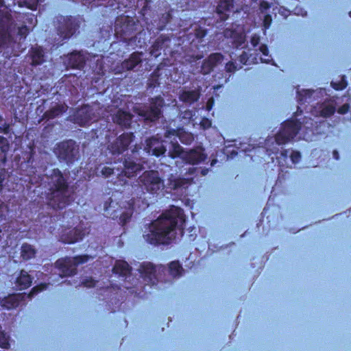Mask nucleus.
Masks as SVG:
<instances>
[{
  "instance_id": "1",
  "label": "nucleus",
  "mask_w": 351,
  "mask_h": 351,
  "mask_svg": "<svg viewBox=\"0 0 351 351\" xmlns=\"http://www.w3.org/2000/svg\"><path fill=\"white\" fill-rule=\"evenodd\" d=\"M186 216L182 208L171 206L149 223L145 226L143 237L145 241L154 246L166 245L171 243L172 232L178 229L181 234L185 229Z\"/></svg>"
},
{
  "instance_id": "2",
  "label": "nucleus",
  "mask_w": 351,
  "mask_h": 351,
  "mask_svg": "<svg viewBox=\"0 0 351 351\" xmlns=\"http://www.w3.org/2000/svg\"><path fill=\"white\" fill-rule=\"evenodd\" d=\"M45 193V203L53 210H61L75 199L77 186L69 184L71 177H56Z\"/></svg>"
},
{
  "instance_id": "3",
  "label": "nucleus",
  "mask_w": 351,
  "mask_h": 351,
  "mask_svg": "<svg viewBox=\"0 0 351 351\" xmlns=\"http://www.w3.org/2000/svg\"><path fill=\"white\" fill-rule=\"evenodd\" d=\"M313 121L310 118H305L303 122L287 121L282 125L276 136V141L278 145L284 144L293 138L299 132L308 130L313 132Z\"/></svg>"
},
{
  "instance_id": "4",
  "label": "nucleus",
  "mask_w": 351,
  "mask_h": 351,
  "mask_svg": "<svg viewBox=\"0 0 351 351\" xmlns=\"http://www.w3.org/2000/svg\"><path fill=\"white\" fill-rule=\"evenodd\" d=\"M105 116L106 111L101 110L98 104L93 106H84L75 112L72 120L81 126H86Z\"/></svg>"
},
{
  "instance_id": "5",
  "label": "nucleus",
  "mask_w": 351,
  "mask_h": 351,
  "mask_svg": "<svg viewBox=\"0 0 351 351\" xmlns=\"http://www.w3.org/2000/svg\"><path fill=\"white\" fill-rule=\"evenodd\" d=\"M55 153L60 162L71 164L79 158V146L73 140L63 141L58 144Z\"/></svg>"
},
{
  "instance_id": "6",
  "label": "nucleus",
  "mask_w": 351,
  "mask_h": 351,
  "mask_svg": "<svg viewBox=\"0 0 351 351\" xmlns=\"http://www.w3.org/2000/svg\"><path fill=\"white\" fill-rule=\"evenodd\" d=\"M80 27L79 19L72 16H58L56 19V28L58 35L63 40L71 37Z\"/></svg>"
},
{
  "instance_id": "7",
  "label": "nucleus",
  "mask_w": 351,
  "mask_h": 351,
  "mask_svg": "<svg viewBox=\"0 0 351 351\" xmlns=\"http://www.w3.org/2000/svg\"><path fill=\"white\" fill-rule=\"evenodd\" d=\"M163 104V99L161 97H156L152 99V101L149 106L136 108L135 112L145 120L153 122L160 118L162 115L161 108Z\"/></svg>"
},
{
  "instance_id": "8",
  "label": "nucleus",
  "mask_w": 351,
  "mask_h": 351,
  "mask_svg": "<svg viewBox=\"0 0 351 351\" xmlns=\"http://www.w3.org/2000/svg\"><path fill=\"white\" fill-rule=\"evenodd\" d=\"M169 141L157 136H152L145 141L143 150L148 154L160 156L167 151Z\"/></svg>"
},
{
  "instance_id": "9",
  "label": "nucleus",
  "mask_w": 351,
  "mask_h": 351,
  "mask_svg": "<svg viewBox=\"0 0 351 351\" xmlns=\"http://www.w3.org/2000/svg\"><path fill=\"white\" fill-rule=\"evenodd\" d=\"M136 26L134 21L132 18L121 16L115 21L114 32L123 38L127 39L136 31Z\"/></svg>"
},
{
  "instance_id": "10",
  "label": "nucleus",
  "mask_w": 351,
  "mask_h": 351,
  "mask_svg": "<svg viewBox=\"0 0 351 351\" xmlns=\"http://www.w3.org/2000/svg\"><path fill=\"white\" fill-rule=\"evenodd\" d=\"M14 29L15 25L10 14L0 16V46L7 43Z\"/></svg>"
},
{
  "instance_id": "11",
  "label": "nucleus",
  "mask_w": 351,
  "mask_h": 351,
  "mask_svg": "<svg viewBox=\"0 0 351 351\" xmlns=\"http://www.w3.org/2000/svg\"><path fill=\"white\" fill-rule=\"evenodd\" d=\"M138 271L145 282V285L152 287L157 285L156 267L153 263L150 262L143 263L138 269Z\"/></svg>"
},
{
  "instance_id": "12",
  "label": "nucleus",
  "mask_w": 351,
  "mask_h": 351,
  "mask_svg": "<svg viewBox=\"0 0 351 351\" xmlns=\"http://www.w3.org/2000/svg\"><path fill=\"white\" fill-rule=\"evenodd\" d=\"M132 134H123L117 138L112 144L108 146V149L112 154H121L129 146L132 141Z\"/></svg>"
},
{
  "instance_id": "13",
  "label": "nucleus",
  "mask_w": 351,
  "mask_h": 351,
  "mask_svg": "<svg viewBox=\"0 0 351 351\" xmlns=\"http://www.w3.org/2000/svg\"><path fill=\"white\" fill-rule=\"evenodd\" d=\"M71 261V257L59 258L56 261V267L61 272V277L72 276L77 274V269L75 268Z\"/></svg>"
},
{
  "instance_id": "14",
  "label": "nucleus",
  "mask_w": 351,
  "mask_h": 351,
  "mask_svg": "<svg viewBox=\"0 0 351 351\" xmlns=\"http://www.w3.org/2000/svg\"><path fill=\"white\" fill-rule=\"evenodd\" d=\"M84 237V230L75 227L73 229H64L62 232L60 239L64 243L71 244L82 240Z\"/></svg>"
},
{
  "instance_id": "15",
  "label": "nucleus",
  "mask_w": 351,
  "mask_h": 351,
  "mask_svg": "<svg viewBox=\"0 0 351 351\" xmlns=\"http://www.w3.org/2000/svg\"><path fill=\"white\" fill-rule=\"evenodd\" d=\"M162 177H138L145 185L146 191L151 194H158L163 184Z\"/></svg>"
},
{
  "instance_id": "16",
  "label": "nucleus",
  "mask_w": 351,
  "mask_h": 351,
  "mask_svg": "<svg viewBox=\"0 0 351 351\" xmlns=\"http://www.w3.org/2000/svg\"><path fill=\"white\" fill-rule=\"evenodd\" d=\"M33 280L27 271L21 269L14 280L15 287L17 290H25L32 286Z\"/></svg>"
},
{
  "instance_id": "17",
  "label": "nucleus",
  "mask_w": 351,
  "mask_h": 351,
  "mask_svg": "<svg viewBox=\"0 0 351 351\" xmlns=\"http://www.w3.org/2000/svg\"><path fill=\"white\" fill-rule=\"evenodd\" d=\"M223 56L219 53L210 54L204 61L201 68V73L204 75L209 73L215 66L223 61Z\"/></svg>"
},
{
  "instance_id": "18",
  "label": "nucleus",
  "mask_w": 351,
  "mask_h": 351,
  "mask_svg": "<svg viewBox=\"0 0 351 351\" xmlns=\"http://www.w3.org/2000/svg\"><path fill=\"white\" fill-rule=\"evenodd\" d=\"M335 107L330 104H317L311 110L312 114L315 117H328L334 114Z\"/></svg>"
},
{
  "instance_id": "19",
  "label": "nucleus",
  "mask_w": 351,
  "mask_h": 351,
  "mask_svg": "<svg viewBox=\"0 0 351 351\" xmlns=\"http://www.w3.org/2000/svg\"><path fill=\"white\" fill-rule=\"evenodd\" d=\"M131 271L132 267L125 261L123 260L116 261L112 267V272L114 274L125 278L130 276Z\"/></svg>"
},
{
  "instance_id": "20",
  "label": "nucleus",
  "mask_w": 351,
  "mask_h": 351,
  "mask_svg": "<svg viewBox=\"0 0 351 351\" xmlns=\"http://www.w3.org/2000/svg\"><path fill=\"white\" fill-rule=\"evenodd\" d=\"M86 60L83 52H73L68 56L67 64L71 68L81 69Z\"/></svg>"
},
{
  "instance_id": "21",
  "label": "nucleus",
  "mask_w": 351,
  "mask_h": 351,
  "mask_svg": "<svg viewBox=\"0 0 351 351\" xmlns=\"http://www.w3.org/2000/svg\"><path fill=\"white\" fill-rule=\"evenodd\" d=\"M323 92L322 90H303L302 91L298 92V98L299 102L302 104H304L306 102L310 103L314 99H316L318 97V95L322 94Z\"/></svg>"
},
{
  "instance_id": "22",
  "label": "nucleus",
  "mask_w": 351,
  "mask_h": 351,
  "mask_svg": "<svg viewBox=\"0 0 351 351\" xmlns=\"http://www.w3.org/2000/svg\"><path fill=\"white\" fill-rule=\"evenodd\" d=\"M171 178L172 177H169ZM175 179H170V184L172 185L171 188L173 190L185 189L188 188L189 185L193 182L195 177H174Z\"/></svg>"
},
{
  "instance_id": "23",
  "label": "nucleus",
  "mask_w": 351,
  "mask_h": 351,
  "mask_svg": "<svg viewBox=\"0 0 351 351\" xmlns=\"http://www.w3.org/2000/svg\"><path fill=\"white\" fill-rule=\"evenodd\" d=\"M21 300L19 294H10L1 300V304L3 308L10 310L19 306Z\"/></svg>"
},
{
  "instance_id": "24",
  "label": "nucleus",
  "mask_w": 351,
  "mask_h": 351,
  "mask_svg": "<svg viewBox=\"0 0 351 351\" xmlns=\"http://www.w3.org/2000/svg\"><path fill=\"white\" fill-rule=\"evenodd\" d=\"M136 204V200L134 197L130 199V201H128V210L122 213L119 217V223L122 226H125L127 223L129 222L130 220L131 219L134 210H135Z\"/></svg>"
},
{
  "instance_id": "25",
  "label": "nucleus",
  "mask_w": 351,
  "mask_h": 351,
  "mask_svg": "<svg viewBox=\"0 0 351 351\" xmlns=\"http://www.w3.org/2000/svg\"><path fill=\"white\" fill-rule=\"evenodd\" d=\"M183 158L189 163L195 164L204 160L205 159V154L202 148H197L190 150L183 156Z\"/></svg>"
},
{
  "instance_id": "26",
  "label": "nucleus",
  "mask_w": 351,
  "mask_h": 351,
  "mask_svg": "<svg viewBox=\"0 0 351 351\" xmlns=\"http://www.w3.org/2000/svg\"><path fill=\"white\" fill-rule=\"evenodd\" d=\"M131 119L132 115L121 110H117L116 113L112 114L113 121L125 127H127L130 124Z\"/></svg>"
},
{
  "instance_id": "27",
  "label": "nucleus",
  "mask_w": 351,
  "mask_h": 351,
  "mask_svg": "<svg viewBox=\"0 0 351 351\" xmlns=\"http://www.w3.org/2000/svg\"><path fill=\"white\" fill-rule=\"evenodd\" d=\"M199 97V93L198 90H182L179 94L180 99L182 101L189 104L197 101Z\"/></svg>"
},
{
  "instance_id": "28",
  "label": "nucleus",
  "mask_w": 351,
  "mask_h": 351,
  "mask_svg": "<svg viewBox=\"0 0 351 351\" xmlns=\"http://www.w3.org/2000/svg\"><path fill=\"white\" fill-rule=\"evenodd\" d=\"M234 0H219L217 7V12L221 16L222 20L227 17L226 12H229L233 8Z\"/></svg>"
},
{
  "instance_id": "29",
  "label": "nucleus",
  "mask_w": 351,
  "mask_h": 351,
  "mask_svg": "<svg viewBox=\"0 0 351 351\" xmlns=\"http://www.w3.org/2000/svg\"><path fill=\"white\" fill-rule=\"evenodd\" d=\"M67 108L65 104H56L50 110L46 111L44 115L48 119H54L65 112Z\"/></svg>"
},
{
  "instance_id": "30",
  "label": "nucleus",
  "mask_w": 351,
  "mask_h": 351,
  "mask_svg": "<svg viewBox=\"0 0 351 351\" xmlns=\"http://www.w3.org/2000/svg\"><path fill=\"white\" fill-rule=\"evenodd\" d=\"M36 251L30 244L25 243L21 247V256L24 261H29L36 256Z\"/></svg>"
},
{
  "instance_id": "31",
  "label": "nucleus",
  "mask_w": 351,
  "mask_h": 351,
  "mask_svg": "<svg viewBox=\"0 0 351 351\" xmlns=\"http://www.w3.org/2000/svg\"><path fill=\"white\" fill-rule=\"evenodd\" d=\"M141 62L140 55L133 53L130 58L122 63V67L127 70H133L134 68Z\"/></svg>"
},
{
  "instance_id": "32",
  "label": "nucleus",
  "mask_w": 351,
  "mask_h": 351,
  "mask_svg": "<svg viewBox=\"0 0 351 351\" xmlns=\"http://www.w3.org/2000/svg\"><path fill=\"white\" fill-rule=\"evenodd\" d=\"M168 156L171 158L180 156L183 158L185 154L182 147L178 143L169 142L167 145Z\"/></svg>"
},
{
  "instance_id": "33",
  "label": "nucleus",
  "mask_w": 351,
  "mask_h": 351,
  "mask_svg": "<svg viewBox=\"0 0 351 351\" xmlns=\"http://www.w3.org/2000/svg\"><path fill=\"white\" fill-rule=\"evenodd\" d=\"M169 273L173 277H180L182 276L184 269L178 261H171L169 264Z\"/></svg>"
},
{
  "instance_id": "34",
  "label": "nucleus",
  "mask_w": 351,
  "mask_h": 351,
  "mask_svg": "<svg viewBox=\"0 0 351 351\" xmlns=\"http://www.w3.org/2000/svg\"><path fill=\"white\" fill-rule=\"evenodd\" d=\"M45 61L43 49L40 47L35 48L32 51V63L34 65H39Z\"/></svg>"
},
{
  "instance_id": "35",
  "label": "nucleus",
  "mask_w": 351,
  "mask_h": 351,
  "mask_svg": "<svg viewBox=\"0 0 351 351\" xmlns=\"http://www.w3.org/2000/svg\"><path fill=\"white\" fill-rule=\"evenodd\" d=\"M100 169L103 176H121V173L119 172V170L118 169H115L114 167H111V165L110 166H101Z\"/></svg>"
},
{
  "instance_id": "36",
  "label": "nucleus",
  "mask_w": 351,
  "mask_h": 351,
  "mask_svg": "<svg viewBox=\"0 0 351 351\" xmlns=\"http://www.w3.org/2000/svg\"><path fill=\"white\" fill-rule=\"evenodd\" d=\"M90 258V256L88 254H82V255H77L73 257H71V261L73 265H75V268H77V267L79 265H82L83 263H86Z\"/></svg>"
},
{
  "instance_id": "37",
  "label": "nucleus",
  "mask_w": 351,
  "mask_h": 351,
  "mask_svg": "<svg viewBox=\"0 0 351 351\" xmlns=\"http://www.w3.org/2000/svg\"><path fill=\"white\" fill-rule=\"evenodd\" d=\"M10 347V336L8 335L4 331H0V348L3 349H9Z\"/></svg>"
},
{
  "instance_id": "38",
  "label": "nucleus",
  "mask_w": 351,
  "mask_h": 351,
  "mask_svg": "<svg viewBox=\"0 0 351 351\" xmlns=\"http://www.w3.org/2000/svg\"><path fill=\"white\" fill-rule=\"evenodd\" d=\"M259 51L263 53L265 58H261V60L262 62L269 63L271 60L270 59V56H269V51L267 47L265 45H261L259 47Z\"/></svg>"
},
{
  "instance_id": "39",
  "label": "nucleus",
  "mask_w": 351,
  "mask_h": 351,
  "mask_svg": "<svg viewBox=\"0 0 351 351\" xmlns=\"http://www.w3.org/2000/svg\"><path fill=\"white\" fill-rule=\"evenodd\" d=\"M224 36L226 38H232L234 39H235L236 36H237L238 38V42H239L238 45H241L243 43V38L241 35L239 36V35H237V34L234 33V32H232L230 29H226L224 32Z\"/></svg>"
},
{
  "instance_id": "40",
  "label": "nucleus",
  "mask_w": 351,
  "mask_h": 351,
  "mask_svg": "<svg viewBox=\"0 0 351 351\" xmlns=\"http://www.w3.org/2000/svg\"><path fill=\"white\" fill-rule=\"evenodd\" d=\"M120 289L121 288L119 286L117 285H112L111 286L101 287L99 289H98V291H99V295H103L104 293H109L111 292L112 290L117 291Z\"/></svg>"
},
{
  "instance_id": "41",
  "label": "nucleus",
  "mask_w": 351,
  "mask_h": 351,
  "mask_svg": "<svg viewBox=\"0 0 351 351\" xmlns=\"http://www.w3.org/2000/svg\"><path fill=\"white\" fill-rule=\"evenodd\" d=\"M47 287V285L45 283H41L38 285H36L32 289V290L29 293V295L34 296V295L37 294L38 293L45 289Z\"/></svg>"
},
{
  "instance_id": "42",
  "label": "nucleus",
  "mask_w": 351,
  "mask_h": 351,
  "mask_svg": "<svg viewBox=\"0 0 351 351\" xmlns=\"http://www.w3.org/2000/svg\"><path fill=\"white\" fill-rule=\"evenodd\" d=\"M97 280H94L92 277L87 278L84 279L82 284L84 287H88V288H92L95 287L97 283Z\"/></svg>"
},
{
  "instance_id": "43",
  "label": "nucleus",
  "mask_w": 351,
  "mask_h": 351,
  "mask_svg": "<svg viewBox=\"0 0 351 351\" xmlns=\"http://www.w3.org/2000/svg\"><path fill=\"white\" fill-rule=\"evenodd\" d=\"M169 39L167 38H160L157 40V41L154 43L153 45V47L154 50L158 51L160 49H162L167 41H168Z\"/></svg>"
},
{
  "instance_id": "44",
  "label": "nucleus",
  "mask_w": 351,
  "mask_h": 351,
  "mask_svg": "<svg viewBox=\"0 0 351 351\" xmlns=\"http://www.w3.org/2000/svg\"><path fill=\"white\" fill-rule=\"evenodd\" d=\"M289 156L293 164L298 163L301 158L300 153L296 151H291Z\"/></svg>"
},
{
  "instance_id": "45",
  "label": "nucleus",
  "mask_w": 351,
  "mask_h": 351,
  "mask_svg": "<svg viewBox=\"0 0 351 351\" xmlns=\"http://www.w3.org/2000/svg\"><path fill=\"white\" fill-rule=\"evenodd\" d=\"M225 69L228 73H234L238 69V68L234 62H229L226 64Z\"/></svg>"
},
{
  "instance_id": "46",
  "label": "nucleus",
  "mask_w": 351,
  "mask_h": 351,
  "mask_svg": "<svg viewBox=\"0 0 351 351\" xmlns=\"http://www.w3.org/2000/svg\"><path fill=\"white\" fill-rule=\"evenodd\" d=\"M125 167L128 169V172H125V176H126L128 173L130 174L132 172H136V165L134 164V162H125Z\"/></svg>"
},
{
  "instance_id": "47",
  "label": "nucleus",
  "mask_w": 351,
  "mask_h": 351,
  "mask_svg": "<svg viewBox=\"0 0 351 351\" xmlns=\"http://www.w3.org/2000/svg\"><path fill=\"white\" fill-rule=\"evenodd\" d=\"M190 173H194V174H196V175H198L199 173L202 174V176H205L206 174L208 173V169H203L202 167H199V168H195L194 169V171H191L190 170Z\"/></svg>"
},
{
  "instance_id": "48",
  "label": "nucleus",
  "mask_w": 351,
  "mask_h": 351,
  "mask_svg": "<svg viewBox=\"0 0 351 351\" xmlns=\"http://www.w3.org/2000/svg\"><path fill=\"white\" fill-rule=\"evenodd\" d=\"M289 155V151L285 150L281 152L280 156L278 158L279 163L282 165L283 161H285Z\"/></svg>"
},
{
  "instance_id": "49",
  "label": "nucleus",
  "mask_w": 351,
  "mask_h": 351,
  "mask_svg": "<svg viewBox=\"0 0 351 351\" xmlns=\"http://www.w3.org/2000/svg\"><path fill=\"white\" fill-rule=\"evenodd\" d=\"M331 85L332 86L335 88V89H337V90H341L343 88H344L346 86V84L345 82H342L340 84L336 83V82H331Z\"/></svg>"
},
{
  "instance_id": "50",
  "label": "nucleus",
  "mask_w": 351,
  "mask_h": 351,
  "mask_svg": "<svg viewBox=\"0 0 351 351\" xmlns=\"http://www.w3.org/2000/svg\"><path fill=\"white\" fill-rule=\"evenodd\" d=\"M270 8V4L264 1V0H261V2H260V9L261 10L262 12H263L264 10H266L267 9H269Z\"/></svg>"
},
{
  "instance_id": "51",
  "label": "nucleus",
  "mask_w": 351,
  "mask_h": 351,
  "mask_svg": "<svg viewBox=\"0 0 351 351\" xmlns=\"http://www.w3.org/2000/svg\"><path fill=\"white\" fill-rule=\"evenodd\" d=\"M17 32L21 36H25L27 35V34L28 33V29L25 26L21 27H18Z\"/></svg>"
},
{
  "instance_id": "52",
  "label": "nucleus",
  "mask_w": 351,
  "mask_h": 351,
  "mask_svg": "<svg viewBox=\"0 0 351 351\" xmlns=\"http://www.w3.org/2000/svg\"><path fill=\"white\" fill-rule=\"evenodd\" d=\"M271 23V16L270 15H266L264 19L265 29L269 28Z\"/></svg>"
},
{
  "instance_id": "53",
  "label": "nucleus",
  "mask_w": 351,
  "mask_h": 351,
  "mask_svg": "<svg viewBox=\"0 0 351 351\" xmlns=\"http://www.w3.org/2000/svg\"><path fill=\"white\" fill-rule=\"evenodd\" d=\"M349 109V105L346 104L338 109V112L341 114H346Z\"/></svg>"
},
{
  "instance_id": "54",
  "label": "nucleus",
  "mask_w": 351,
  "mask_h": 351,
  "mask_svg": "<svg viewBox=\"0 0 351 351\" xmlns=\"http://www.w3.org/2000/svg\"><path fill=\"white\" fill-rule=\"evenodd\" d=\"M260 38L256 35H254L251 38V44L254 47H256L259 43Z\"/></svg>"
},
{
  "instance_id": "55",
  "label": "nucleus",
  "mask_w": 351,
  "mask_h": 351,
  "mask_svg": "<svg viewBox=\"0 0 351 351\" xmlns=\"http://www.w3.org/2000/svg\"><path fill=\"white\" fill-rule=\"evenodd\" d=\"M239 60L243 64H245L247 62L248 58H247V53L245 52H243L240 56Z\"/></svg>"
},
{
  "instance_id": "56",
  "label": "nucleus",
  "mask_w": 351,
  "mask_h": 351,
  "mask_svg": "<svg viewBox=\"0 0 351 351\" xmlns=\"http://www.w3.org/2000/svg\"><path fill=\"white\" fill-rule=\"evenodd\" d=\"M0 132H3L5 134L8 133V125L5 123L2 126H0Z\"/></svg>"
},
{
  "instance_id": "57",
  "label": "nucleus",
  "mask_w": 351,
  "mask_h": 351,
  "mask_svg": "<svg viewBox=\"0 0 351 351\" xmlns=\"http://www.w3.org/2000/svg\"><path fill=\"white\" fill-rule=\"evenodd\" d=\"M84 180H86V177H81V178L78 180L76 181L75 184L74 185H76L77 186V189H78V187L80 186V184L83 182ZM79 191L78 189L76 190V191Z\"/></svg>"
},
{
  "instance_id": "58",
  "label": "nucleus",
  "mask_w": 351,
  "mask_h": 351,
  "mask_svg": "<svg viewBox=\"0 0 351 351\" xmlns=\"http://www.w3.org/2000/svg\"><path fill=\"white\" fill-rule=\"evenodd\" d=\"M332 156H333V158H334L335 160H339V154L338 151H337V150H334V151L332 152Z\"/></svg>"
},
{
  "instance_id": "59",
  "label": "nucleus",
  "mask_w": 351,
  "mask_h": 351,
  "mask_svg": "<svg viewBox=\"0 0 351 351\" xmlns=\"http://www.w3.org/2000/svg\"><path fill=\"white\" fill-rule=\"evenodd\" d=\"M5 177H0V192L3 189V183L4 180H5Z\"/></svg>"
},
{
  "instance_id": "60",
  "label": "nucleus",
  "mask_w": 351,
  "mask_h": 351,
  "mask_svg": "<svg viewBox=\"0 0 351 351\" xmlns=\"http://www.w3.org/2000/svg\"><path fill=\"white\" fill-rule=\"evenodd\" d=\"M54 174L55 176H62V173L58 170H54Z\"/></svg>"
},
{
  "instance_id": "61",
  "label": "nucleus",
  "mask_w": 351,
  "mask_h": 351,
  "mask_svg": "<svg viewBox=\"0 0 351 351\" xmlns=\"http://www.w3.org/2000/svg\"><path fill=\"white\" fill-rule=\"evenodd\" d=\"M160 268H162V271H164L166 269L165 267V266H163V265H160Z\"/></svg>"
},
{
  "instance_id": "62",
  "label": "nucleus",
  "mask_w": 351,
  "mask_h": 351,
  "mask_svg": "<svg viewBox=\"0 0 351 351\" xmlns=\"http://www.w3.org/2000/svg\"><path fill=\"white\" fill-rule=\"evenodd\" d=\"M137 146L136 145L135 147L132 149L133 153L137 151Z\"/></svg>"
},
{
  "instance_id": "63",
  "label": "nucleus",
  "mask_w": 351,
  "mask_h": 351,
  "mask_svg": "<svg viewBox=\"0 0 351 351\" xmlns=\"http://www.w3.org/2000/svg\"><path fill=\"white\" fill-rule=\"evenodd\" d=\"M4 139H5V138H4L3 136H0V141H3V140H4Z\"/></svg>"
},
{
  "instance_id": "64",
  "label": "nucleus",
  "mask_w": 351,
  "mask_h": 351,
  "mask_svg": "<svg viewBox=\"0 0 351 351\" xmlns=\"http://www.w3.org/2000/svg\"><path fill=\"white\" fill-rule=\"evenodd\" d=\"M3 121V118L0 116V123Z\"/></svg>"
}]
</instances>
